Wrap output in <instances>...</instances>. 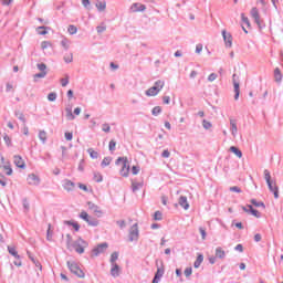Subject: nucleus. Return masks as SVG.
<instances>
[{"instance_id":"obj_43","label":"nucleus","mask_w":283,"mask_h":283,"mask_svg":"<svg viewBox=\"0 0 283 283\" xmlns=\"http://www.w3.org/2000/svg\"><path fill=\"white\" fill-rule=\"evenodd\" d=\"M202 127H203V129H211L213 127V125L211 124V122L203 119Z\"/></svg>"},{"instance_id":"obj_57","label":"nucleus","mask_w":283,"mask_h":283,"mask_svg":"<svg viewBox=\"0 0 283 283\" xmlns=\"http://www.w3.org/2000/svg\"><path fill=\"white\" fill-rule=\"evenodd\" d=\"M22 205H23V209H24L25 211H30V202H28V199H27V198H24V199L22 200Z\"/></svg>"},{"instance_id":"obj_19","label":"nucleus","mask_w":283,"mask_h":283,"mask_svg":"<svg viewBox=\"0 0 283 283\" xmlns=\"http://www.w3.org/2000/svg\"><path fill=\"white\" fill-rule=\"evenodd\" d=\"M179 205H180V207H182V209H185V211H187L189 209V201H187L186 196H181L179 198Z\"/></svg>"},{"instance_id":"obj_58","label":"nucleus","mask_w":283,"mask_h":283,"mask_svg":"<svg viewBox=\"0 0 283 283\" xmlns=\"http://www.w3.org/2000/svg\"><path fill=\"white\" fill-rule=\"evenodd\" d=\"M199 233L201 234L202 240H207V230L205 228L200 227Z\"/></svg>"},{"instance_id":"obj_40","label":"nucleus","mask_w":283,"mask_h":283,"mask_svg":"<svg viewBox=\"0 0 283 283\" xmlns=\"http://www.w3.org/2000/svg\"><path fill=\"white\" fill-rule=\"evenodd\" d=\"M163 113V108L160 106H155L151 111L153 116H158Z\"/></svg>"},{"instance_id":"obj_1","label":"nucleus","mask_w":283,"mask_h":283,"mask_svg":"<svg viewBox=\"0 0 283 283\" xmlns=\"http://www.w3.org/2000/svg\"><path fill=\"white\" fill-rule=\"evenodd\" d=\"M264 180L269 190L274 195L275 200H277V198H280V188L277 187V184L271 179V171H269V169L264 170Z\"/></svg>"},{"instance_id":"obj_63","label":"nucleus","mask_w":283,"mask_h":283,"mask_svg":"<svg viewBox=\"0 0 283 283\" xmlns=\"http://www.w3.org/2000/svg\"><path fill=\"white\" fill-rule=\"evenodd\" d=\"M52 45V43L48 42V41H43L41 43V48L42 50H48V48H50Z\"/></svg>"},{"instance_id":"obj_50","label":"nucleus","mask_w":283,"mask_h":283,"mask_svg":"<svg viewBox=\"0 0 283 283\" xmlns=\"http://www.w3.org/2000/svg\"><path fill=\"white\" fill-rule=\"evenodd\" d=\"M61 45L64 48V50H70V41L67 39H63L61 41Z\"/></svg>"},{"instance_id":"obj_37","label":"nucleus","mask_w":283,"mask_h":283,"mask_svg":"<svg viewBox=\"0 0 283 283\" xmlns=\"http://www.w3.org/2000/svg\"><path fill=\"white\" fill-rule=\"evenodd\" d=\"M90 227H98V220L90 217L88 221H86Z\"/></svg>"},{"instance_id":"obj_61","label":"nucleus","mask_w":283,"mask_h":283,"mask_svg":"<svg viewBox=\"0 0 283 283\" xmlns=\"http://www.w3.org/2000/svg\"><path fill=\"white\" fill-rule=\"evenodd\" d=\"M230 191H233L234 193H242V189L238 186L230 187Z\"/></svg>"},{"instance_id":"obj_53","label":"nucleus","mask_w":283,"mask_h":283,"mask_svg":"<svg viewBox=\"0 0 283 283\" xmlns=\"http://www.w3.org/2000/svg\"><path fill=\"white\" fill-rule=\"evenodd\" d=\"M56 93L52 92V93H49L48 95V101H50L51 103H54V101H56Z\"/></svg>"},{"instance_id":"obj_60","label":"nucleus","mask_w":283,"mask_h":283,"mask_svg":"<svg viewBox=\"0 0 283 283\" xmlns=\"http://www.w3.org/2000/svg\"><path fill=\"white\" fill-rule=\"evenodd\" d=\"M216 78H218V74H216V73H211V74L208 76L209 83H213V81H216Z\"/></svg>"},{"instance_id":"obj_41","label":"nucleus","mask_w":283,"mask_h":283,"mask_svg":"<svg viewBox=\"0 0 283 283\" xmlns=\"http://www.w3.org/2000/svg\"><path fill=\"white\" fill-rule=\"evenodd\" d=\"M48 76V72H40L33 75L34 81L36 82V78H45Z\"/></svg>"},{"instance_id":"obj_32","label":"nucleus","mask_w":283,"mask_h":283,"mask_svg":"<svg viewBox=\"0 0 283 283\" xmlns=\"http://www.w3.org/2000/svg\"><path fill=\"white\" fill-rule=\"evenodd\" d=\"M154 87H156V90L160 92L163 87H165V81H160V80L156 81L154 84Z\"/></svg>"},{"instance_id":"obj_22","label":"nucleus","mask_w":283,"mask_h":283,"mask_svg":"<svg viewBox=\"0 0 283 283\" xmlns=\"http://www.w3.org/2000/svg\"><path fill=\"white\" fill-rule=\"evenodd\" d=\"M159 93L160 91L157 90L155 86H151L145 92L146 96H158Z\"/></svg>"},{"instance_id":"obj_45","label":"nucleus","mask_w":283,"mask_h":283,"mask_svg":"<svg viewBox=\"0 0 283 283\" xmlns=\"http://www.w3.org/2000/svg\"><path fill=\"white\" fill-rule=\"evenodd\" d=\"M38 33L41 34L42 36H44L45 34H48V27H38Z\"/></svg>"},{"instance_id":"obj_23","label":"nucleus","mask_w":283,"mask_h":283,"mask_svg":"<svg viewBox=\"0 0 283 283\" xmlns=\"http://www.w3.org/2000/svg\"><path fill=\"white\" fill-rule=\"evenodd\" d=\"M202 262H205V255L198 254V256L193 263L195 269H200V264H202Z\"/></svg>"},{"instance_id":"obj_8","label":"nucleus","mask_w":283,"mask_h":283,"mask_svg":"<svg viewBox=\"0 0 283 283\" xmlns=\"http://www.w3.org/2000/svg\"><path fill=\"white\" fill-rule=\"evenodd\" d=\"M250 14L252 17V19L254 20V23H256L258 28H260V30H262V19L260 18V11L258 10V8H252L250 11Z\"/></svg>"},{"instance_id":"obj_21","label":"nucleus","mask_w":283,"mask_h":283,"mask_svg":"<svg viewBox=\"0 0 283 283\" xmlns=\"http://www.w3.org/2000/svg\"><path fill=\"white\" fill-rule=\"evenodd\" d=\"M216 258H218L219 260H224V258H227V252H224L222 248L218 247L216 249Z\"/></svg>"},{"instance_id":"obj_49","label":"nucleus","mask_w":283,"mask_h":283,"mask_svg":"<svg viewBox=\"0 0 283 283\" xmlns=\"http://www.w3.org/2000/svg\"><path fill=\"white\" fill-rule=\"evenodd\" d=\"M36 67L40 72H48L45 70H48V65H45V63H38Z\"/></svg>"},{"instance_id":"obj_27","label":"nucleus","mask_w":283,"mask_h":283,"mask_svg":"<svg viewBox=\"0 0 283 283\" xmlns=\"http://www.w3.org/2000/svg\"><path fill=\"white\" fill-rule=\"evenodd\" d=\"M2 169L6 170L7 176H12V166H10V161H7V164L2 166Z\"/></svg>"},{"instance_id":"obj_39","label":"nucleus","mask_w":283,"mask_h":283,"mask_svg":"<svg viewBox=\"0 0 283 283\" xmlns=\"http://www.w3.org/2000/svg\"><path fill=\"white\" fill-rule=\"evenodd\" d=\"M112 163V157H105L103 160H102V167H109Z\"/></svg>"},{"instance_id":"obj_36","label":"nucleus","mask_w":283,"mask_h":283,"mask_svg":"<svg viewBox=\"0 0 283 283\" xmlns=\"http://www.w3.org/2000/svg\"><path fill=\"white\" fill-rule=\"evenodd\" d=\"M116 260H118V252H113V253L111 254V260H109L111 265L117 264V263H116Z\"/></svg>"},{"instance_id":"obj_18","label":"nucleus","mask_w":283,"mask_h":283,"mask_svg":"<svg viewBox=\"0 0 283 283\" xmlns=\"http://www.w3.org/2000/svg\"><path fill=\"white\" fill-rule=\"evenodd\" d=\"M7 249H8L9 253H10V255L15 258V260H21V255H19V252L17 251V248L8 245Z\"/></svg>"},{"instance_id":"obj_2","label":"nucleus","mask_w":283,"mask_h":283,"mask_svg":"<svg viewBox=\"0 0 283 283\" xmlns=\"http://www.w3.org/2000/svg\"><path fill=\"white\" fill-rule=\"evenodd\" d=\"M90 247V243H87V241H85L83 238H77V240H75L72 244L71 249H74L75 253H78L80 255H82V253H85V249H87Z\"/></svg>"},{"instance_id":"obj_31","label":"nucleus","mask_w":283,"mask_h":283,"mask_svg":"<svg viewBox=\"0 0 283 283\" xmlns=\"http://www.w3.org/2000/svg\"><path fill=\"white\" fill-rule=\"evenodd\" d=\"M247 207H248V209H250V213H251L252 216H254V218H261L260 212H259L258 210L253 209V206L248 205Z\"/></svg>"},{"instance_id":"obj_5","label":"nucleus","mask_w":283,"mask_h":283,"mask_svg":"<svg viewBox=\"0 0 283 283\" xmlns=\"http://www.w3.org/2000/svg\"><path fill=\"white\" fill-rule=\"evenodd\" d=\"M140 233L138 231V223H135L129 229L128 240L129 242H138Z\"/></svg>"},{"instance_id":"obj_3","label":"nucleus","mask_w":283,"mask_h":283,"mask_svg":"<svg viewBox=\"0 0 283 283\" xmlns=\"http://www.w3.org/2000/svg\"><path fill=\"white\" fill-rule=\"evenodd\" d=\"M122 163V169L119 170L120 176L124 178H127L129 176V161L127 160V157H119L115 165H120Z\"/></svg>"},{"instance_id":"obj_11","label":"nucleus","mask_w":283,"mask_h":283,"mask_svg":"<svg viewBox=\"0 0 283 283\" xmlns=\"http://www.w3.org/2000/svg\"><path fill=\"white\" fill-rule=\"evenodd\" d=\"M87 207L91 211H93V213H95L97 216V218H101L103 216V211L101 210V208L95 205L94 202L92 201H88L87 202Z\"/></svg>"},{"instance_id":"obj_51","label":"nucleus","mask_w":283,"mask_h":283,"mask_svg":"<svg viewBox=\"0 0 283 283\" xmlns=\"http://www.w3.org/2000/svg\"><path fill=\"white\" fill-rule=\"evenodd\" d=\"M94 180L95 182H103V175H101V172H95Z\"/></svg>"},{"instance_id":"obj_29","label":"nucleus","mask_w":283,"mask_h":283,"mask_svg":"<svg viewBox=\"0 0 283 283\" xmlns=\"http://www.w3.org/2000/svg\"><path fill=\"white\" fill-rule=\"evenodd\" d=\"M65 112L67 120H74V118H76V116H74V114L72 113V107H66Z\"/></svg>"},{"instance_id":"obj_48","label":"nucleus","mask_w":283,"mask_h":283,"mask_svg":"<svg viewBox=\"0 0 283 283\" xmlns=\"http://www.w3.org/2000/svg\"><path fill=\"white\" fill-rule=\"evenodd\" d=\"M72 234H66V249H72Z\"/></svg>"},{"instance_id":"obj_34","label":"nucleus","mask_w":283,"mask_h":283,"mask_svg":"<svg viewBox=\"0 0 283 283\" xmlns=\"http://www.w3.org/2000/svg\"><path fill=\"white\" fill-rule=\"evenodd\" d=\"M87 154H90V156H91V158H93V160H96V158H98V151H95L94 148H88Z\"/></svg>"},{"instance_id":"obj_7","label":"nucleus","mask_w":283,"mask_h":283,"mask_svg":"<svg viewBox=\"0 0 283 283\" xmlns=\"http://www.w3.org/2000/svg\"><path fill=\"white\" fill-rule=\"evenodd\" d=\"M107 247H109L107 244V242L99 243L97 247H95L92 250V258H98V255H101V253H105V251H107Z\"/></svg>"},{"instance_id":"obj_55","label":"nucleus","mask_w":283,"mask_h":283,"mask_svg":"<svg viewBox=\"0 0 283 283\" xmlns=\"http://www.w3.org/2000/svg\"><path fill=\"white\" fill-rule=\"evenodd\" d=\"M51 229H52V224H49V229L46 231V240L49 242H52V232H51Z\"/></svg>"},{"instance_id":"obj_13","label":"nucleus","mask_w":283,"mask_h":283,"mask_svg":"<svg viewBox=\"0 0 283 283\" xmlns=\"http://www.w3.org/2000/svg\"><path fill=\"white\" fill-rule=\"evenodd\" d=\"M74 187H76V184H74V181L66 179L63 182V189H65V191H74Z\"/></svg>"},{"instance_id":"obj_4","label":"nucleus","mask_w":283,"mask_h":283,"mask_svg":"<svg viewBox=\"0 0 283 283\" xmlns=\"http://www.w3.org/2000/svg\"><path fill=\"white\" fill-rule=\"evenodd\" d=\"M66 264L71 273H73V275H76V277H81V279L85 277V272L81 270V266H78V263L74 261H67Z\"/></svg>"},{"instance_id":"obj_20","label":"nucleus","mask_w":283,"mask_h":283,"mask_svg":"<svg viewBox=\"0 0 283 283\" xmlns=\"http://www.w3.org/2000/svg\"><path fill=\"white\" fill-rule=\"evenodd\" d=\"M95 6L98 12H104V10L107 8V2H105V0H97Z\"/></svg>"},{"instance_id":"obj_38","label":"nucleus","mask_w":283,"mask_h":283,"mask_svg":"<svg viewBox=\"0 0 283 283\" xmlns=\"http://www.w3.org/2000/svg\"><path fill=\"white\" fill-rule=\"evenodd\" d=\"M80 218L82 219V220H84V222H90V214L86 212V211H82L81 213H80Z\"/></svg>"},{"instance_id":"obj_62","label":"nucleus","mask_w":283,"mask_h":283,"mask_svg":"<svg viewBox=\"0 0 283 283\" xmlns=\"http://www.w3.org/2000/svg\"><path fill=\"white\" fill-rule=\"evenodd\" d=\"M154 220H163V212L156 211L154 214Z\"/></svg>"},{"instance_id":"obj_44","label":"nucleus","mask_w":283,"mask_h":283,"mask_svg":"<svg viewBox=\"0 0 283 283\" xmlns=\"http://www.w3.org/2000/svg\"><path fill=\"white\" fill-rule=\"evenodd\" d=\"M15 116L19 118V120H21V123H23V125H25V115H23V113L15 112Z\"/></svg>"},{"instance_id":"obj_59","label":"nucleus","mask_w":283,"mask_h":283,"mask_svg":"<svg viewBox=\"0 0 283 283\" xmlns=\"http://www.w3.org/2000/svg\"><path fill=\"white\" fill-rule=\"evenodd\" d=\"M191 273H193V269L191 268H186V270L184 271L186 277H191Z\"/></svg>"},{"instance_id":"obj_42","label":"nucleus","mask_w":283,"mask_h":283,"mask_svg":"<svg viewBox=\"0 0 283 283\" xmlns=\"http://www.w3.org/2000/svg\"><path fill=\"white\" fill-rule=\"evenodd\" d=\"M67 32L69 34H76V32H78V29L74 24H70Z\"/></svg>"},{"instance_id":"obj_33","label":"nucleus","mask_w":283,"mask_h":283,"mask_svg":"<svg viewBox=\"0 0 283 283\" xmlns=\"http://www.w3.org/2000/svg\"><path fill=\"white\" fill-rule=\"evenodd\" d=\"M60 83L62 87H67V85H70V75H65V77L61 78Z\"/></svg>"},{"instance_id":"obj_12","label":"nucleus","mask_w":283,"mask_h":283,"mask_svg":"<svg viewBox=\"0 0 283 283\" xmlns=\"http://www.w3.org/2000/svg\"><path fill=\"white\" fill-rule=\"evenodd\" d=\"M13 163L15 167H18L19 169H25V161L23 160V157H21L20 155H15L13 157Z\"/></svg>"},{"instance_id":"obj_6","label":"nucleus","mask_w":283,"mask_h":283,"mask_svg":"<svg viewBox=\"0 0 283 283\" xmlns=\"http://www.w3.org/2000/svg\"><path fill=\"white\" fill-rule=\"evenodd\" d=\"M27 182L31 187H39L41 185V177H39V175H35L34 172L29 174L27 177Z\"/></svg>"},{"instance_id":"obj_64","label":"nucleus","mask_w":283,"mask_h":283,"mask_svg":"<svg viewBox=\"0 0 283 283\" xmlns=\"http://www.w3.org/2000/svg\"><path fill=\"white\" fill-rule=\"evenodd\" d=\"M105 30H107V28H106V27H103V25H98V27L96 28L97 34H103V32H105Z\"/></svg>"},{"instance_id":"obj_28","label":"nucleus","mask_w":283,"mask_h":283,"mask_svg":"<svg viewBox=\"0 0 283 283\" xmlns=\"http://www.w3.org/2000/svg\"><path fill=\"white\" fill-rule=\"evenodd\" d=\"M64 224H67V227H73L75 231H80L81 229V226L74 221H64Z\"/></svg>"},{"instance_id":"obj_9","label":"nucleus","mask_w":283,"mask_h":283,"mask_svg":"<svg viewBox=\"0 0 283 283\" xmlns=\"http://www.w3.org/2000/svg\"><path fill=\"white\" fill-rule=\"evenodd\" d=\"M232 83L234 85V101H238L240 98V82H238V75H232Z\"/></svg>"},{"instance_id":"obj_35","label":"nucleus","mask_w":283,"mask_h":283,"mask_svg":"<svg viewBox=\"0 0 283 283\" xmlns=\"http://www.w3.org/2000/svg\"><path fill=\"white\" fill-rule=\"evenodd\" d=\"M251 205H253L254 207H262L263 209H266V206L264 205V202L258 201L255 199H251Z\"/></svg>"},{"instance_id":"obj_46","label":"nucleus","mask_w":283,"mask_h":283,"mask_svg":"<svg viewBox=\"0 0 283 283\" xmlns=\"http://www.w3.org/2000/svg\"><path fill=\"white\" fill-rule=\"evenodd\" d=\"M102 132H105V134H109L112 132V127L107 123H104L102 125Z\"/></svg>"},{"instance_id":"obj_17","label":"nucleus","mask_w":283,"mask_h":283,"mask_svg":"<svg viewBox=\"0 0 283 283\" xmlns=\"http://www.w3.org/2000/svg\"><path fill=\"white\" fill-rule=\"evenodd\" d=\"M230 127L231 134L235 138V136H238V124L235 123V119H230Z\"/></svg>"},{"instance_id":"obj_30","label":"nucleus","mask_w":283,"mask_h":283,"mask_svg":"<svg viewBox=\"0 0 283 283\" xmlns=\"http://www.w3.org/2000/svg\"><path fill=\"white\" fill-rule=\"evenodd\" d=\"M230 151L232 154H235L238 158H242V150H240L238 147L235 146L230 147Z\"/></svg>"},{"instance_id":"obj_56","label":"nucleus","mask_w":283,"mask_h":283,"mask_svg":"<svg viewBox=\"0 0 283 283\" xmlns=\"http://www.w3.org/2000/svg\"><path fill=\"white\" fill-rule=\"evenodd\" d=\"M65 63H72L74 61V55L70 53L69 55L64 56Z\"/></svg>"},{"instance_id":"obj_25","label":"nucleus","mask_w":283,"mask_h":283,"mask_svg":"<svg viewBox=\"0 0 283 283\" xmlns=\"http://www.w3.org/2000/svg\"><path fill=\"white\" fill-rule=\"evenodd\" d=\"M39 139L41 140L42 145H45V143H48V133L45 130H40Z\"/></svg>"},{"instance_id":"obj_47","label":"nucleus","mask_w":283,"mask_h":283,"mask_svg":"<svg viewBox=\"0 0 283 283\" xmlns=\"http://www.w3.org/2000/svg\"><path fill=\"white\" fill-rule=\"evenodd\" d=\"M3 140L7 145V147H12V139L7 134L3 136Z\"/></svg>"},{"instance_id":"obj_24","label":"nucleus","mask_w":283,"mask_h":283,"mask_svg":"<svg viewBox=\"0 0 283 283\" xmlns=\"http://www.w3.org/2000/svg\"><path fill=\"white\" fill-rule=\"evenodd\" d=\"M274 80L276 83H282V71H280V67L274 70Z\"/></svg>"},{"instance_id":"obj_10","label":"nucleus","mask_w":283,"mask_h":283,"mask_svg":"<svg viewBox=\"0 0 283 283\" xmlns=\"http://www.w3.org/2000/svg\"><path fill=\"white\" fill-rule=\"evenodd\" d=\"M223 41L226 43V48H232L233 45V36L231 33L227 32V30L222 31Z\"/></svg>"},{"instance_id":"obj_52","label":"nucleus","mask_w":283,"mask_h":283,"mask_svg":"<svg viewBox=\"0 0 283 283\" xmlns=\"http://www.w3.org/2000/svg\"><path fill=\"white\" fill-rule=\"evenodd\" d=\"M109 151H116V142L112 139L108 144Z\"/></svg>"},{"instance_id":"obj_16","label":"nucleus","mask_w":283,"mask_h":283,"mask_svg":"<svg viewBox=\"0 0 283 283\" xmlns=\"http://www.w3.org/2000/svg\"><path fill=\"white\" fill-rule=\"evenodd\" d=\"M163 275H165V269L158 268V269H157V272H156V274H155V276H154V279H153V283H158V282H160V277H163Z\"/></svg>"},{"instance_id":"obj_15","label":"nucleus","mask_w":283,"mask_h":283,"mask_svg":"<svg viewBox=\"0 0 283 283\" xmlns=\"http://www.w3.org/2000/svg\"><path fill=\"white\" fill-rule=\"evenodd\" d=\"M111 275L112 277H118V275H120V266L118 263L112 265Z\"/></svg>"},{"instance_id":"obj_14","label":"nucleus","mask_w":283,"mask_h":283,"mask_svg":"<svg viewBox=\"0 0 283 283\" xmlns=\"http://www.w3.org/2000/svg\"><path fill=\"white\" fill-rule=\"evenodd\" d=\"M130 10L132 12H145V10H147V7L140 3H133Z\"/></svg>"},{"instance_id":"obj_26","label":"nucleus","mask_w":283,"mask_h":283,"mask_svg":"<svg viewBox=\"0 0 283 283\" xmlns=\"http://www.w3.org/2000/svg\"><path fill=\"white\" fill-rule=\"evenodd\" d=\"M132 187H133L134 193H136V191H139V189H143L144 184H143V181H140V182L133 181Z\"/></svg>"},{"instance_id":"obj_54","label":"nucleus","mask_w":283,"mask_h":283,"mask_svg":"<svg viewBox=\"0 0 283 283\" xmlns=\"http://www.w3.org/2000/svg\"><path fill=\"white\" fill-rule=\"evenodd\" d=\"M241 19H242L243 23H245V25H248V28H251V22L249 21V18L244 15V13H241Z\"/></svg>"}]
</instances>
